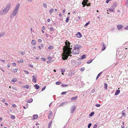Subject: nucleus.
Instances as JSON below:
<instances>
[{
    "label": "nucleus",
    "mask_w": 128,
    "mask_h": 128,
    "mask_svg": "<svg viewBox=\"0 0 128 128\" xmlns=\"http://www.w3.org/2000/svg\"><path fill=\"white\" fill-rule=\"evenodd\" d=\"M34 86L36 87V88L37 89H38L39 88V86H38L36 85H35Z\"/></svg>",
    "instance_id": "27"
},
{
    "label": "nucleus",
    "mask_w": 128,
    "mask_h": 128,
    "mask_svg": "<svg viewBox=\"0 0 128 128\" xmlns=\"http://www.w3.org/2000/svg\"><path fill=\"white\" fill-rule=\"evenodd\" d=\"M11 118L12 119H14L15 118V117L14 116L12 115L11 116Z\"/></svg>",
    "instance_id": "41"
},
{
    "label": "nucleus",
    "mask_w": 128,
    "mask_h": 128,
    "mask_svg": "<svg viewBox=\"0 0 128 128\" xmlns=\"http://www.w3.org/2000/svg\"><path fill=\"white\" fill-rule=\"evenodd\" d=\"M18 70V69L17 68H16L15 69H14L13 70V72H16Z\"/></svg>",
    "instance_id": "34"
},
{
    "label": "nucleus",
    "mask_w": 128,
    "mask_h": 128,
    "mask_svg": "<svg viewBox=\"0 0 128 128\" xmlns=\"http://www.w3.org/2000/svg\"><path fill=\"white\" fill-rule=\"evenodd\" d=\"M66 46L63 48L64 50V52L62 54V58L63 60L67 59L69 56H72V55L70 54H71V50L72 49V46H70V43L68 40H66L65 42Z\"/></svg>",
    "instance_id": "1"
},
{
    "label": "nucleus",
    "mask_w": 128,
    "mask_h": 128,
    "mask_svg": "<svg viewBox=\"0 0 128 128\" xmlns=\"http://www.w3.org/2000/svg\"><path fill=\"white\" fill-rule=\"evenodd\" d=\"M88 2V0H84L82 2V4L83 5V7H84L85 6H86V4Z\"/></svg>",
    "instance_id": "5"
},
{
    "label": "nucleus",
    "mask_w": 128,
    "mask_h": 128,
    "mask_svg": "<svg viewBox=\"0 0 128 128\" xmlns=\"http://www.w3.org/2000/svg\"><path fill=\"white\" fill-rule=\"evenodd\" d=\"M76 110V107L75 105L73 106L70 108V113L73 114Z\"/></svg>",
    "instance_id": "4"
},
{
    "label": "nucleus",
    "mask_w": 128,
    "mask_h": 128,
    "mask_svg": "<svg viewBox=\"0 0 128 128\" xmlns=\"http://www.w3.org/2000/svg\"><path fill=\"white\" fill-rule=\"evenodd\" d=\"M20 6V4L19 3L18 4L16 5L15 8L14 10L18 11V10Z\"/></svg>",
    "instance_id": "10"
},
{
    "label": "nucleus",
    "mask_w": 128,
    "mask_h": 128,
    "mask_svg": "<svg viewBox=\"0 0 128 128\" xmlns=\"http://www.w3.org/2000/svg\"><path fill=\"white\" fill-rule=\"evenodd\" d=\"M61 72H62V73H63L65 72V70H63V69H61Z\"/></svg>",
    "instance_id": "56"
},
{
    "label": "nucleus",
    "mask_w": 128,
    "mask_h": 128,
    "mask_svg": "<svg viewBox=\"0 0 128 128\" xmlns=\"http://www.w3.org/2000/svg\"><path fill=\"white\" fill-rule=\"evenodd\" d=\"M38 116L37 114H34V115L33 116V119L35 120L38 117Z\"/></svg>",
    "instance_id": "16"
},
{
    "label": "nucleus",
    "mask_w": 128,
    "mask_h": 128,
    "mask_svg": "<svg viewBox=\"0 0 128 128\" xmlns=\"http://www.w3.org/2000/svg\"><path fill=\"white\" fill-rule=\"evenodd\" d=\"M18 11L14 10L13 11V12L12 13V15H13L14 16H16L17 13Z\"/></svg>",
    "instance_id": "12"
},
{
    "label": "nucleus",
    "mask_w": 128,
    "mask_h": 128,
    "mask_svg": "<svg viewBox=\"0 0 128 128\" xmlns=\"http://www.w3.org/2000/svg\"><path fill=\"white\" fill-rule=\"evenodd\" d=\"M102 72H100V73H99L97 75L96 78V80H97L99 77L100 76V74H102Z\"/></svg>",
    "instance_id": "23"
},
{
    "label": "nucleus",
    "mask_w": 128,
    "mask_h": 128,
    "mask_svg": "<svg viewBox=\"0 0 128 128\" xmlns=\"http://www.w3.org/2000/svg\"><path fill=\"white\" fill-rule=\"evenodd\" d=\"M52 111H50V112L49 113V115H48V118L49 119H50V116H51L52 115Z\"/></svg>",
    "instance_id": "26"
},
{
    "label": "nucleus",
    "mask_w": 128,
    "mask_h": 128,
    "mask_svg": "<svg viewBox=\"0 0 128 128\" xmlns=\"http://www.w3.org/2000/svg\"><path fill=\"white\" fill-rule=\"evenodd\" d=\"M94 112H91L90 114H89V116H92L94 114Z\"/></svg>",
    "instance_id": "28"
},
{
    "label": "nucleus",
    "mask_w": 128,
    "mask_h": 128,
    "mask_svg": "<svg viewBox=\"0 0 128 128\" xmlns=\"http://www.w3.org/2000/svg\"><path fill=\"white\" fill-rule=\"evenodd\" d=\"M50 19H48L47 20V22H50Z\"/></svg>",
    "instance_id": "61"
},
{
    "label": "nucleus",
    "mask_w": 128,
    "mask_h": 128,
    "mask_svg": "<svg viewBox=\"0 0 128 128\" xmlns=\"http://www.w3.org/2000/svg\"><path fill=\"white\" fill-rule=\"evenodd\" d=\"M61 83L60 82H56V84L57 85H60L61 84Z\"/></svg>",
    "instance_id": "32"
},
{
    "label": "nucleus",
    "mask_w": 128,
    "mask_h": 128,
    "mask_svg": "<svg viewBox=\"0 0 128 128\" xmlns=\"http://www.w3.org/2000/svg\"><path fill=\"white\" fill-rule=\"evenodd\" d=\"M87 3H88V2ZM90 4H91L90 3H88V4L87 3V4H86V6H90Z\"/></svg>",
    "instance_id": "49"
},
{
    "label": "nucleus",
    "mask_w": 128,
    "mask_h": 128,
    "mask_svg": "<svg viewBox=\"0 0 128 128\" xmlns=\"http://www.w3.org/2000/svg\"><path fill=\"white\" fill-rule=\"evenodd\" d=\"M33 101V99L32 98H31L27 100V102L28 103H30L32 102Z\"/></svg>",
    "instance_id": "21"
},
{
    "label": "nucleus",
    "mask_w": 128,
    "mask_h": 128,
    "mask_svg": "<svg viewBox=\"0 0 128 128\" xmlns=\"http://www.w3.org/2000/svg\"><path fill=\"white\" fill-rule=\"evenodd\" d=\"M5 33L4 32H3L2 33H0V38L2 37V36L5 35Z\"/></svg>",
    "instance_id": "20"
},
{
    "label": "nucleus",
    "mask_w": 128,
    "mask_h": 128,
    "mask_svg": "<svg viewBox=\"0 0 128 128\" xmlns=\"http://www.w3.org/2000/svg\"><path fill=\"white\" fill-rule=\"evenodd\" d=\"M104 88H105L106 90H107V87H108V85L106 83L104 84Z\"/></svg>",
    "instance_id": "25"
},
{
    "label": "nucleus",
    "mask_w": 128,
    "mask_h": 128,
    "mask_svg": "<svg viewBox=\"0 0 128 128\" xmlns=\"http://www.w3.org/2000/svg\"><path fill=\"white\" fill-rule=\"evenodd\" d=\"M8 66V68H9V67H10V64H8V66Z\"/></svg>",
    "instance_id": "63"
},
{
    "label": "nucleus",
    "mask_w": 128,
    "mask_h": 128,
    "mask_svg": "<svg viewBox=\"0 0 128 128\" xmlns=\"http://www.w3.org/2000/svg\"><path fill=\"white\" fill-rule=\"evenodd\" d=\"M69 75L71 76H72V73L71 72H69Z\"/></svg>",
    "instance_id": "48"
},
{
    "label": "nucleus",
    "mask_w": 128,
    "mask_h": 128,
    "mask_svg": "<svg viewBox=\"0 0 128 128\" xmlns=\"http://www.w3.org/2000/svg\"><path fill=\"white\" fill-rule=\"evenodd\" d=\"M31 44L34 45H35L36 44V41L34 40H33L31 42Z\"/></svg>",
    "instance_id": "15"
},
{
    "label": "nucleus",
    "mask_w": 128,
    "mask_h": 128,
    "mask_svg": "<svg viewBox=\"0 0 128 128\" xmlns=\"http://www.w3.org/2000/svg\"><path fill=\"white\" fill-rule=\"evenodd\" d=\"M37 76V75H36L35 76H32V81L34 83H36V76Z\"/></svg>",
    "instance_id": "6"
},
{
    "label": "nucleus",
    "mask_w": 128,
    "mask_h": 128,
    "mask_svg": "<svg viewBox=\"0 0 128 128\" xmlns=\"http://www.w3.org/2000/svg\"><path fill=\"white\" fill-rule=\"evenodd\" d=\"M12 82H15L17 81V79L16 78H14L11 80Z\"/></svg>",
    "instance_id": "17"
},
{
    "label": "nucleus",
    "mask_w": 128,
    "mask_h": 128,
    "mask_svg": "<svg viewBox=\"0 0 128 128\" xmlns=\"http://www.w3.org/2000/svg\"><path fill=\"white\" fill-rule=\"evenodd\" d=\"M14 16L13 15H12V14L10 16V18H13V17H14Z\"/></svg>",
    "instance_id": "53"
},
{
    "label": "nucleus",
    "mask_w": 128,
    "mask_h": 128,
    "mask_svg": "<svg viewBox=\"0 0 128 128\" xmlns=\"http://www.w3.org/2000/svg\"><path fill=\"white\" fill-rule=\"evenodd\" d=\"M12 106L13 107H15L16 106V105L15 104H12Z\"/></svg>",
    "instance_id": "59"
},
{
    "label": "nucleus",
    "mask_w": 128,
    "mask_h": 128,
    "mask_svg": "<svg viewBox=\"0 0 128 128\" xmlns=\"http://www.w3.org/2000/svg\"><path fill=\"white\" fill-rule=\"evenodd\" d=\"M65 103V102H62V103H61L60 104V105L59 106H62L63 105V104Z\"/></svg>",
    "instance_id": "51"
},
{
    "label": "nucleus",
    "mask_w": 128,
    "mask_h": 128,
    "mask_svg": "<svg viewBox=\"0 0 128 128\" xmlns=\"http://www.w3.org/2000/svg\"><path fill=\"white\" fill-rule=\"evenodd\" d=\"M68 93V92H62L61 94V95H63L64 94H67Z\"/></svg>",
    "instance_id": "36"
},
{
    "label": "nucleus",
    "mask_w": 128,
    "mask_h": 128,
    "mask_svg": "<svg viewBox=\"0 0 128 128\" xmlns=\"http://www.w3.org/2000/svg\"><path fill=\"white\" fill-rule=\"evenodd\" d=\"M93 60V59H90L88 60L87 62L88 64H89L91 63Z\"/></svg>",
    "instance_id": "18"
},
{
    "label": "nucleus",
    "mask_w": 128,
    "mask_h": 128,
    "mask_svg": "<svg viewBox=\"0 0 128 128\" xmlns=\"http://www.w3.org/2000/svg\"><path fill=\"white\" fill-rule=\"evenodd\" d=\"M96 106L97 107H99L100 106V105L99 104H96Z\"/></svg>",
    "instance_id": "50"
},
{
    "label": "nucleus",
    "mask_w": 128,
    "mask_h": 128,
    "mask_svg": "<svg viewBox=\"0 0 128 128\" xmlns=\"http://www.w3.org/2000/svg\"><path fill=\"white\" fill-rule=\"evenodd\" d=\"M102 50L103 51L105 49L106 47L105 46V44L103 42L102 43Z\"/></svg>",
    "instance_id": "8"
},
{
    "label": "nucleus",
    "mask_w": 128,
    "mask_h": 128,
    "mask_svg": "<svg viewBox=\"0 0 128 128\" xmlns=\"http://www.w3.org/2000/svg\"><path fill=\"white\" fill-rule=\"evenodd\" d=\"M112 0H106V3H108L110 1Z\"/></svg>",
    "instance_id": "52"
},
{
    "label": "nucleus",
    "mask_w": 128,
    "mask_h": 128,
    "mask_svg": "<svg viewBox=\"0 0 128 128\" xmlns=\"http://www.w3.org/2000/svg\"><path fill=\"white\" fill-rule=\"evenodd\" d=\"M69 20V17H68L66 19V22H68V20Z\"/></svg>",
    "instance_id": "43"
},
{
    "label": "nucleus",
    "mask_w": 128,
    "mask_h": 128,
    "mask_svg": "<svg viewBox=\"0 0 128 128\" xmlns=\"http://www.w3.org/2000/svg\"><path fill=\"white\" fill-rule=\"evenodd\" d=\"M80 45L78 44H76L74 46V49L72 50L73 53L74 54H78L79 53V51L77 50L76 51V49L77 50H79V48L80 47Z\"/></svg>",
    "instance_id": "3"
},
{
    "label": "nucleus",
    "mask_w": 128,
    "mask_h": 128,
    "mask_svg": "<svg viewBox=\"0 0 128 128\" xmlns=\"http://www.w3.org/2000/svg\"><path fill=\"white\" fill-rule=\"evenodd\" d=\"M90 22H88L86 23L84 25V26H88L89 24H90Z\"/></svg>",
    "instance_id": "37"
},
{
    "label": "nucleus",
    "mask_w": 128,
    "mask_h": 128,
    "mask_svg": "<svg viewBox=\"0 0 128 128\" xmlns=\"http://www.w3.org/2000/svg\"><path fill=\"white\" fill-rule=\"evenodd\" d=\"M52 57L48 56V60H50L52 59Z\"/></svg>",
    "instance_id": "42"
},
{
    "label": "nucleus",
    "mask_w": 128,
    "mask_h": 128,
    "mask_svg": "<svg viewBox=\"0 0 128 128\" xmlns=\"http://www.w3.org/2000/svg\"><path fill=\"white\" fill-rule=\"evenodd\" d=\"M76 36L78 38H80L82 37V35L81 33L80 32H78L76 34Z\"/></svg>",
    "instance_id": "7"
},
{
    "label": "nucleus",
    "mask_w": 128,
    "mask_h": 128,
    "mask_svg": "<svg viewBox=\"0 0 128 128\" xmlns=\"http://www.w3.org/2000/svg\"><path fill=\"white\" fill-rule=\"evenodd\" d=\"M21 63H22V62H23V60H20V61Z\"/></svg>",
    "instance_id": "62"
},
{
    "label": "nucleus",
    "mask_w": 128,
    "mask_h": 128,
    "mask_svg": "<svg viewBox=\"0 0 128 128\" xmlns=\"http://www.w3.org/2000/svg\"><path fill=\"white\" fill-rule=\"evenodd\" d=\"M12 64H13V65L14 66H16V64L15 63H12Z\"/></svg>",
    "instance_id": "60"
},
{
    "label": "nucleus",
    "mask_w": 128,
    "mask_h": 128,
    "mask_svg": "<svg viewBox=\"0 0 128 128\" xmlns=\"http://www.w3.org/2000/svg\"><path fill=\"white\" fill-rule=\"evenodd\" d=\"M48 49L50 50H51L53 48V47L52 46H50L48 47Z\"/></svg>",
    "instance_id": "33"
},
{
    "label": "nucleus",
    "mask_w": 128,
    "mask_h": 128,
    "mask_svg": "<svg viewBox=\"0 0 128 128\" xmlns=\"http://www.w3.org/2000/svg\"><path fill=\"white\" fill-rule=\"evenodd\" d=\"M25 54V52H20V54L22 55H23L24 54Z\"/></svg>",
    "instance_id": "44"
},
{
    "label": "nucleus",
    "mask_w": 128,
    "mask_h": 128,
    "mask_svg": "<svg viewBox=\"0 0 128 128\" xmlns=\"http://www.w3.org/2000/svg\"><path fill=\"white\" fill-rule=\"evenodd\" d=\"M46 86L43 87L42 89V91H44L46 88Z\"/></svg>",
    "instance_id": "39"
},
{
    "label": "nucleus",
    "mask_w": 128,
    "mask_h": 128,
    "mask_svg": "<svg viewBox=\"0 0 128 128\" xmlns=\"http://www.w3.org/2000/svg\"><path fill=\"white\" fill-rule=\"evenodd\" d=\"M114 8H110L108 10L109 11H110V12H113L114 11Z\"/></svg>",
    "instance_id": "29"
},
{
    "label": "nucleus",
    "mask_w": 128,
    "mask_h": 128,
    "mask_svg": "<svg viewBox=\"0 0 128 128\" xmlns=\"http://www.w3.org/2000/svg\"><path fill=\"white\" fill-rule=\"evenodd\" d=\"M78 98L77 96H76L74 97H72V98H71V100H76Z\"/></svg>",
    "instance_id": "13"
},
{
    "label": "nucleus",
    "mask_w": 128,
    "mask_h": 128,
    "mask_svg": "<svg viewBox=\"0 0 128 128\" xmlns=\"http://www.w3.org/2000/svg\"><path fill=\"white\" fill-rule=\"evenodd\" d=\"M52 121H51L49 123V124H48V128H50V126L52 124Z\"/></svg>",
    "instance_id": "35"
},
{
    "label": "nucleus",
    "mask_w": 128,
    "mask_h": 128,
    "mask_svg": "<svg viewBox=\"0 0 128 128\" xmlns=\"http://www.w3.org/2000/svg\"><path fill=\"white\" fill-rule=\"evenodd\" d=\"M38 42H42V40L40 39H39L38 40Z\"/></svg>",
    "instance_id": "57"
},
{
    "label": "nucleus",
    "mask_w": 128,
    "mask_h": 128,
    "mask_svg": "<svg viewBox=\"0 0 128 128\" xmlns=\"http://www.w3.org/2000/svg\"><path fill=\"white\" fill-rule=\"evenodd\" d=\"M86 55L85 54H83L82 56V58H80V59H84L86 58Z\"/></svg>",
    "instance_id": "22"
},
{
    "label": "nucleus",
    "mask_w": 128,
    "mask_h": 128,
    "mask_svg": "<svg viewBox=\"0 0 128 128\" xmlns=\"http://www.w3.org/2000/svg\"><path fill=\"white\" fill-rule=\"evenodd\" d=\"M124 29L126 30H128V26L125 28Z\"/></svg>",
    "instance_id": "58"
},
{
    "label": "nucleus",
    "mask_w": 128,
    "mask_h": 128,
    "mask_svg": "<svg viewBox=\"0 0 128 128\" xmlns=\"http://www.w3.org/2000/svg\"><path fill=\"white\" fill-rule=\"evenodd\" d=\"M97 126L96 124H95L93 127V128H96L97 127Z\"/></svg>",
    "instance_id": "54"
},
{
    "label": "nucleus",
    "mask_w": 128,
    "mask_h": 128,
    "mask_svg": "<svg viewBox=\"0 0 128 128\" xmlns=\"http://www.w3.org/2000/svg\"><path fill=\"white\" fill-rule=\"evenodd\" d=\"M24 72L27 74H28L29 73V72L28 71L24 70Z\"/></svg>",
    "instance_id": "45"
},
{
    "label": "nucleus",
    "mask_w": 128,
    "mask_h": 128,
    "mask_svg": "<svg viewBox=\"0 0 128 128\" xmlns=\"http://www.w3.org/2000/svg\"><path fill=\"white\" fill-rule=\"evenodd\" d=\"M41 60H42V61H45L46 60V59L44 58H41Z\"/></svg>",
    "instance_id": "47"
},
{
    "label": "nucleus",
    "mask_w": 128,
    "mask_h": 128,
    "mask_svg": "<svg viewBox=\"0 0 128 128\" xmlns=\"http://www.w3.org/2000/svg\"><path fill=\"white\" fill-rule=\"evenodd\" d=\"M54 10L53 8H51L49 10V12L50 14H52V12H53Z\"/></svg>",
    "instance_id": "31"
},
{
    "label": "nucleus",
    "mask_w": 128,
    "mask_h": 128,
    "mask_svg": "<svg viewBox=\"0 0 128 128\" xmlns=\"http://www.w3.org/2000/svg\"><path fill=\"white\" fill-rule=\"evenodd\" d=\"M120 92V90H116L115 93V95H117Z\"/></svg>",
    "instance_id": "14"
},
{
    "label": "nucleus",
    "mask_w": 128,
    "mask_h": 128,
    "mask_svg": "<svg viewBox=\"0 0 128 128\" xmlns=\"http://www.w3.org/2000/svg\"><path fill=\"white\" fill-rule=\"evenodd\" d=\"M10 6V4H8L6 6V7L4 9L1 10L0 12V14L2 15L6 14L9 10Z\"/></svg>",
    "instance_id": "2"
},
{
    "label": "nucleus",
    "mask_w": 128,
    "mask_h": 128,
    "mask_svg": "<svg viewBox=\"0 0 128 128\" xmlns=\"http://www.w3.org/2000/svg\"><path fill=\"white\" fill-rule=\"evenodd\" d=\"M117 6V4L116 2H114L111 7V8H114V9Z\"/></svg>",
    "instance_id": "9"
},
{
    "label": "nucleus",
    "mask_w": 128,
    "mask_h": 128,
    "mask_svg": "<svg viewBox=\"0 0 128 128\" xmlns=\"http://www.w3.org/2000/svg\"><path fill=\"white\" fill-rule=\"evenodd\" d=\"M68 84H62L61 85V86L63 87H65L66 86H68Z\"/></svg>",
    "instance_id": "30"
},
{
    "label": "nucleus",
    "mask_w": 128,
    "mask_h": 128,
    "mask_svg": "<svg viewBox=\"0 0 128 128\" xmlns=\"http://www.w3.org/2000/svg\"><path fill=\"white\" fill-rule=\"evenodd\" d=\"M84 68H81L80 69V70L81 71H84Z\"/></svg>",
    "instance_id": "55"
},
{
    "label": "nucleus",
    "mask_w": 128,
    "mask_h": 128,
    "mask_svg": "<svg viewBox=\"0 0 128 128\" xmlns=\"http://www.w3.org/2000/svg\"><path fill=\"white\" fill-rule=\"evenodd\" d=\"M50 30L51 31H52L54 30V28L52 27H50Z\"/></svg>",
    "instance_id": "46"
},
{
    "label": "nucleus",
    "mask_w": 128,
    "mask_h": 128,
    "mask_svg": "<svg viewBox=\"0 0 128 128\" xmlns=\"http://www.w3.org/2000/svg\"><path fill=\"white\" fill-rule=\"evenodd\" d=\"M125 110H123L122 112V116H125L126 115V113L125 112Z\"/></svg>",
    "instance_id": "24"
},
{
    "label": "nucleus",
    "mask_w": 128,
    "mask_h": 128,
    "mask_svg": "<svg viewBox=\"0 0 128 128\" xmlns=\"http://www.w3.org/2000/svg\"><path fill=\"white\" fill-rule=\"evenodd\" d=\"M22 87L24 88H26L28 89L29 88V86L28 85H26L23 86Z\"/></svg>",
    "instance_id": "19"
},
{
    "label": "nucleus",
    "mask_w": 128,
    "mask_h": 128,
    "mask_svg": "<svg viewBox=\"0 0 128 128\" xmlns=\"http://www.w3.org/2000/svg\"><path fill=\"white\" fill-rule=\"evenodd\" d=\"M117 27L118 29V30H120L122 28H123V26L121 25L118 24L117 26Z\"/></svg>",
    "instance_id": "11"
},
{
    "label": "nucleus",
    "mask_w": 128,
    "mask_h": 128,
    "mask_svg": "<svg viewBox=\"0 0 128 128\" xmlns=\"http://www.w3.org/2000/svg\"><path fill=\"white\" fill-rule=\"evenodd\" d=\"M92 125V124L91 123L89 124L88 126V128H90V127Z\"/></svg>",
    "instance_id": "40"
},
{
    "label": "nucleus",
    "mask_w": 128,
    "mask_h": 128,
    "mask_svg": "<svg viewBox=\"0 0 128 128\" xmlns=\"http://www.w3.org/2000/svg\"><path fill=\"white\" fill-rule=\"evenodd\" d=\"M43 6L45 8H46L47 6L46 4V3H44L43 4Z\"/></svg>",
    "instance_id": "38"
},
{
    "label": "nucleus",
    "mask_w": 128,
    "mask_h": 128,
    "mask_svg": "<svg viewBox=\"0 0 128 128\" xmlns=\"http://www.w3.org/2000/svg\"><path fill=\"white\" fill-rule=\"evenodd\" d=\"M42 28L43 30H44L45 29V27L44 26H43L42 27Z\"/></svg>",
    "instance_id": "64"
}]
</instances>
